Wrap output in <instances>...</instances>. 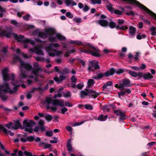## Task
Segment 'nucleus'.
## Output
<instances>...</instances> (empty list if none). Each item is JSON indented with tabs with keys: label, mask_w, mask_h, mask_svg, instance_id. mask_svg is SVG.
Listing matches in <instances>:
<instances>
[{
	"label": "nucleus",
	"mask_w": 156,
	"mask_h": 156,
	"mask_svg": "<svg viewBox=\"0 0 156 156\" xmlns=\"http://www.w3.org/2000/svg\"><path fill=\"white\" fill-rule=\"evenodd\" d=\"M0 35L5 36L7 37H13L17 39L18 37L16 34L11 32L7 33L5 31H2L0 30Z\"/></svg>",
	"instance_id": "obj_15"
},
{
	"label": "nucleus",
	"mask_w": 156,
	"mask_h": 156,
	"mask_svg": "<svg viewBox=\"0 0 156 156\" xmlns=\"http://www.w3.org/2000/svg\"><path fill=\"white\" fill-rule=\"evenodd\" d=\"M71 79L72 82L73 83H76L77 80V78L74 75L71 76Z\"/></svg>",
	"instance_id": "obj_53"
},
{
	"label": "nucleus",
	"mask_w": 156,
	"mask_h": 156,
	"mask_svg": "<svg viewBox=\"0 0 156 156\" xmlns=\"http://www.w3.org/2000/svg\"><path fill=\"white\" fill-rule=\"evenodd\" d=\"M151 35L153 36H155L156 35V28L155 27H152L151 28Z\"/></svg>",
	"instance_id": "obj_39"
},
{
	"label": "nucleus",
	"mask_w": 156,
	"mask_h": 156,
	"mask_svg": "<svg viewBox=\"0 0 156 156\" xmlns=\"http://www.w3.org/2000/svg\"><path fill=\"white\" fill-rule=\"evenodd\" d=\"M140 79L143 77L144 79L145 80H150L153 78L154 76L150 73H147L144 74L143 73L141 72Z\"/></svg>",
	"instance_id": "obj_17"
},
{
	"label": "nucleus",
	"mask_w": 156,
	"mask_h": 156,
	"mask_svg": "<svg viewBox=\"0 0 156 156\" xmlns=\"http://www.w3.org/2000/svg\"><path fill=\"white\" fill-rule=\"evenodd\" d=\"M122 1L129 3L131 5L135 4L139 7L145 11L153 18L156 20V14L149 9L140 3L136 0H122Z\"/></svg>",
	"instance_id": "obj_6"
},
{
	"label": "nucleus",
	"mask_w": 156,
	"mask_h": 156,
	"mask_svg": "<svg viewBox=\"0 0 156 156\" xmlns=\"http://www.w3.org/2000/svg\"><path fill=\"white\" fill-rule=\"evenodd\" d=\"M112 82L111 81H108L106 84H104L102 88L104 89H106L107 88V86H111L112 85Z\"/></svg>",
	"instance_id": "obj_35"
},
{
	"label": "nucleus",
	"mask_w": 156,
	"mask_h": 156,
	"mask_svg": "<svg viewBox=\"0 0 156 156\" xmlns=\"http://www.w3.org/2000/svg\"><path fill=\"white\" fill-rule=\"evenodd\" d=\"M65 106L68 107H72L73 106V105L69 102L67 101L65 102Z\"/></svg>",
	"instance_id": "obj_59"
},
{
	"label": "nucleus",
	"mask_w": 156,
	"mask_h": 156,
	"mask_svg": "<svg viewBox=\"0 0 156 156\" xmlns=\"http://www.w3.org/2000/svg\"><path fill=\"white\" fill-rule=\"evenodd\" d=\"M68 110L67 108L65 107H64L61 109V113L62 114H64L65 113L67 112Z\"/></svg>",
	"instance_id": "obj_56"
},
{
	"label": "nucleus",
	"mask_w": 156,
	"mask_h": 156,
	"mask_svg": "<svg viewBox=\"0 0 156 156\" xmlns=\"http://www.w3.org/2000/svg\"><path fill=\"white\" fill-rule=\"evenodd\" d=\"M86 44L88 47V48H84L83 50H80V52L89 53L94 56L97 57L98 56L97 50L95 49L94 47L90 43H87Z\"/></svg>",
	"instance_id": "obj_7"
},
{
	"label": "nucleus",
	"mask_w": 156,
	"mask_h": 156,
	"mask_svg": "<svg viewBox=\"0 0 156 156\" xmlns=\"http://www.w3.org/2000/svg\"><path fill=\"white\" fill-rule=\"evenodd\" d=\"M46 52L48 53V55L50 56L53 57L55 55L58 56L61 54L62 52L60 51H56L54 49H49L47 48Z\"/></svg>",
	"instance_id": "obj_12"
},
{
	"label": "nucleus",
	"mask_w": 156,
	"mask_h": 156,
	"mask_svg": "<svg viewBox=\"0 0 156 156\" xmlns=\"http://www.w3.org/2000/svg\"><path fill=\"white\" fill-rule=\"evenodd\" d=\"M71 140H69L68 141L67 144V147L68 150L69 151H73V150L72 148V147L71 145Z\"/></svg>",
	"instance_id": "obj_32"
},
{
	"label": "nucleus",
	"mask_w": 156,
	"mask_h": 156,
	"mask_svg": "<svg viewBox=\"0 0 156 156\" xmlns=\"http://www.w3.org/2000/svg\"><path fill=\"white\" fill-rule=\"evenodd\" d=\"M17 39L19 41L23 42L24 48H28L30 52L41 55H44V52L41 50L42 48V42L38 39H35L33 41L25 38L23 36L20 35Z\"/></svg>",
	"instance_id": "obj_2"
},
{
	"label": "nucleus",
	"mask_w": 156,
	"mask_h": 156,
	"mask_svg": "<svg viewBox=\"0 0 156 156\" xmlns=\"http://www.w3.org/2000/svg\"><path fill=\"white\" fill-rule=\"evenodd\" d=\"M24 154L26 156H32V155L31 153L27 151H25L24 152Z\"/></svg>",
	"instance_id": "obj_64"
},
{
	"label": "nucleus",
	"mask_w": 156,
	"mask_h": 156,
	"mask_svg": "<svg viewBox=\"0 0 156 156\" xmlns=\"http://www.w3.org/2000/svg\"><path fill=\"white\" fill-rule=\"evenodd\" d=\"M8 69L6 68L4 69L2 71L3 80L5 82L3 83L2 86H0V97L3 100H6L8 98V97L5 95L4 93L11 91V87L6 81L10 80H12V83L14 86V87L16 88L20 85L21 80L19 81L14 80V76L13 74H8Z\"/></svg>",
	"instance_id": "obj_1"
},
{
	"label": "nucleus",
	"mask_w": 156,
	"mask_h": 156,
	"mask_svg": "<svg viewBox=\"0 0 156 156\" xmlns=\"http://www.w3.org/2000/svg\"><path fill=\"white\" fill-rule=\"evenodd\" d=\"M33 66L37 67L35 69H34L32 71V74L30 76H27L26 75V73L25 72H21L20 77V78L23 79L24 78H27V77L32 79H34L35 81L38 80V76L37 75L38 72L42 71L41 67H39V64L37 62H34L33 64Z\"/></svg>",
	"instance_id": "obj_5"
},
{
	"label": "nucleus",
	"mask_w": 156,
	"mask_h": 156,
	"mask_svg": "<svg viewBox=\"0 0 156 156\" xmlns=\"http://www.w3.org/2000/svg\"><path fill=\"white\" fill-rule=\"evenodd\" d=\"M124 22V20L121 19H119L117 21V23L118 24V25L119 26L121 27V25L122 24H123Z\"/></svg>",
	"instance_id": "obj_42"
},
{
	"label": "nucleus",
	"mask_w": 156,
	"mask_h": 156,
	"mask_svg": "<svg viewBox=\"0 0 156 156\" xmlns=\"http://www.w3.org/2000/svg\"><path fill=\"white\" fill-rule=\"evenodd\" d=\"M46 135L48 136H51L53 135V132L52 130H49L46 132Z\"/></svg>",
	"instance_id": "obj_46"
},
{
	"label": "nucleus",
	"mask_w": 156,
	"mask_h": 156,
	"mask_svg": "<svg viewBox=\"0 0 156 156\" xmlns=\"http://www.w3.org/2000/svg\"><path fill=\"white\" fill-rule=\"evenodd\" d=\"M108 26L112 29L116 28L117 30L119 29L121 30H126L128 28V27L126 26H122L120 27L119 25H116V23L112 21H111L109 23L108 22Z\"/></svg>",
	"instance_id": "obj_10"
},
{
	"label": "nucleus",
	"mask_w": 156,
	"mask_h": 156,
	"mask_svg": "<svg viewBox=\"0 0 156 156\" xmlns=\"http://www.w3.org/2000/svg\"><path fill=\"white\" fill-rule=\"evenodd\" d=\"M38 36L40 37L45 38L49 37V40L51 42L57 41V39L60 41L65 40L66 38L60 34L56 33L55 30L52 28H49L44 30V32H40Z\"/></svg>",
	"instance_id": "obj_3"
},
{
	"label": "nucleus",
	"mask_w": 156,
	"mask_h": 156,
	"mask_svg": "<svg viewBox=\"0 0 156 156\" xmlns=\"http://www.w3.org/2000/svg\"><path fill=\"white\" fill-rule=\"evenodd\" d=\"M14 125H14V129H17L21 127V125L19 120H16L15 122Z\"/></svg>",
	"instance_id": "obj_27"
},
{
	"label": "nucleus",
	"mask_w": 156,
	"mask_h": 156,
	"mask_svg": "<svg viewBox=\"0 0 156 156\" xmlns=\"http://www.w3.org/2000/svg\"><path fill=\"white\" fill-rule=\"evenodd\" d=\"M2 52L4 54V57H7L8 55L7 52V48L4 47L2 48Z\"/></svg>",
	"instance_id": "obj_37"
},
{
	"label": "nucleus",
	"mask_w": 156,
	"mask_h": 156,
	"mask_svg": "<svg viewBox=\"0 0 156 156\" xmlns=\"http://www.w3.org/2000/svg\"><path fill=\"white\" fill-rule=\"evenodd\" d=\"M44 122L42 120L39 121L38 122L39 126H36L34 129V131L36 132H38L40 130L42 131H44L45 130V128L44 126Z\"/></svg>",
	"instance_id": "obj_16"
},
{
	"label": "nucleus",
	"mask_w": 156,
	"mask_h": 156,
	"mask_svg": "<svg viewBox=\"0 0 156 156\" xmlns=\"http://www.w3.org/2000/svg\"><path fill=\"white\" fill-rule=\"evenodd\" d=\"M66 78V77L65 76H60L59 77H55L54 78V80L58 83H59L62 81L65 80Z\"/></svg>",
	"instance_id": "obj_23"
},
{
	"label": "nucleus",
	"mask_w": 156,
	"mask_h": 156,
	"mask_svg": "<svg viewBox=\"0 0 156 156\" xmlns=\"http://www.w3.org/2000/svg\"><path fill=\"white\" fill-rule=\"evenodd\" d=\"M108 21L105 20H100L98 22V23L101 26L107 27L108 26Z\"/></svg>",
	"instance_id": "obj_22"
},
{
	"label": "nucleus",
	"mask_w": 156,
	"mask_h": 156,
	"mask_svg": "<svg viewBox=\"0 0 156 156\" xmlns=\"http://www.w3.org/2000/svg\"><path fill=\"white\" fill-rule=\"evenodd\" d=\"M69 42L72 44H76L77 45L84 46V44L80 41H71Z\"/></svg>",
	"instance_id": "obj_29"
},
{
	"label": "nucleus",
	"mask_w": 156,
	"mask_h": 156,
	"mask_svg": "<svg viewBox=\"0 0 156 156\" xmlns=\"http://www.w3.org/2000/svg\"><path fill=\"white\" fill-rule=\"evenodd\" d=\"M94 83V80L92 79H89L87 82V84L89 87H90L93 85Z\"/></svg>",
	"instance_id": "obj_36"
},
{
	"label": "nucleus",
	"mask_w": 156,
	"mask_h": 156,
	"mask_svg": "<svg viewBox=\"0 0 156 156\" xmlns=\"http://www.w3.org/2000/svg\"><path fill=\"white\" fill-rule=\"evenodd\" d=\"M36 60L37 61L40 62H44V58L42 57L37 56L35 57Z\"/></svg>",
	"instance_id": "obj_41"
},
{
	"label": "nucleus",
	"mask_w": 156,
	"mask_h": 156,
	"mask_svg": "<svg viewBox=\"0 0 156 156\" xmlns=\"http://www.w3.org/2000/svg\"><path fill=\"white\" fill-rule=\"evenodd\" d=\"M114 12L115 14L121 15L122 14V11L116 9L114 10Z\"/></svg>",
	"instance_id": "obj_52"
},
{
	"label": "nucleus",
	"mask_w": 156,
	"mask_h": 156,
	"mask_svg": "<svg viewBox=\"0 0 156 156\" xmlns=\"http://www.w3.org/2000/svg\"><path fill=\"white\" fill-rule=\"evenodd\" d=\"M34 125V122L31 120H25L23 122V126L25 131L30 133L32 132V127Z\"/></svg>",
	"instance_id": "obj_9"
},
{
	"label": "nucleus",
	"mask_w": 156,
	"mask_h": 156,
	"mask_svg": "<svg viewBox=\"0 0 156 156\" xmlns=\"http://www.w3.org/2000/svg\"><path fill=\"white\" fill-rule=\"evenodd\" d=\"M140 54V52H136L135 55V56L134 57V59L136 61L139 59V55Z\"/></svg>",
	"instance_id": "obj_61"
},
{
	"label": "nucleus",
	"mask_w": 156,
	"mask_h": 156,
	"mask_svg": "<svg viewBox=\"0 0 156 156\" xmlns=\"http://www.w3.org/2000/svg\"><path fill=\"white\" fill-rule=\"evenodd\" d=\"M108 117L107 115L104 116L103 115H101L99 117H98V120L101 121H105L107 120Z\"/></svg>",
	"instance_id": "obj_31"
},
{
	"label": "nucleus",
	"mask_w": 156,
	"mask_h": 156,
	"mask_svg": "<svg viewBox=\"0 0 156 156\" xmlns=\"http://www.w3.org/2000/svg\"><path fill=\"white\" fill-rule=\"evenodd\" d=\"M121 91L119 92L120 94L122 96H124L126 93L129 94L131 93V90L129 89H122Z\"/></svg>",
	"instance_id": "obj_24"
},
{
	"label": "nucleus",
	"mask_w": 156,
	"mask_h": 156,
	"mask_svg": "<svg viewBox=\"0 0 156 156\" xmlns=\"http://www.w3.org/2000/svg\"><path fill=\"white\" fill-rule=\"evenodd\" d=\"M66 16L69 18H72L73 17V15L70 12H67L66 13Z\"/></svg>",
	"instance_id": "obj_51"
},
{
	"label": "nucleus",
	"mask_w": 156,
	"mask_h": 156,
	"mask_svg": "<svg viewBox=\"0 0 156 156\" xmlns=\"http://www.w3.org/2000/svg\"><path fill=\"white\" fill-rule=\"evenodd\" d=\"M84 106L85 108L87 110H92L93 108V106L91 105L88 104L85 105Z\"/></svg>",
	"instance_id": "obj_40"
},
{
	"label": "nucleus",
	"mask_w": 156,
	"mask_h": 156,
	"mask_svg": "<svg viewBox=\"0 0 156 156\" xmlns=\"http://www.w3.org/2000/svg\"><path fill=\"white\" fill-rule=\"evenodd\" d=\"M125 14L127 16H134L135 15V13L132 11H131L129 12H126Z\"/></svg>",
	"instance_id": "obj_45"
},
{
	"label": "nucleus",
	"mask_w": 156,
	"mask_h": 156,
	"mask_svg": "<svg viewBox=\"0 0 156 156\" xmlns=\"http://www.w3.org/2000/svg\"><path fill=\"white\" fill-rule=\"evenodd\" d=\"M27 138V141H31L34 140V137L32 136H28Z\"/></svg>",
	"instance_id": "obj_57"
},
{
	"label": "nucleus",
	"mask_w": 156,
	"mask_h": 156,
	"mask_svg": "<svg viewBox=\"0 0 156 156\" xmlns=\"http://www.w3.org/2000/svg\"><path fill=\"white\" fill-rule=\"evenodd\" d=\"M65 4L67 6L73 7L77 5L76 3L73 0H65Z\"/></svg>",
	"instance_id": "obj_20"
},
{
	"label": "nucleus",
	"mask_w": 156,
	"mask_h": 156,
	"mask_svg": "<svg viewBox=\"0 0 156 156\" xmlns=\"http://www.w3.org/2000/svg\"><path fill=\"white\" fill-rule=\"evenodd\" d=\"M66 129L67 131L70 132H72L73 130L71 126H66Z\"/></svg>",
	"instance_id": "obj_63"
},
{
	"label": "nucleus",
	"mask_w": 156,
	"mask_h": 156,
	"mask_svg": "<svg viewBox=\"0 0 156 156\" xmlns=\"http://www.w3.org/2000/svg\"><path fill=\"white\" fill-rule=\"evenodd\" d=\"M141 65L142 66H140L139 68L140 69H141V70H144L146 68V66L144 63L142 64Z\"/></svg>",
	"instance_id": "obj_60"
},
{
	"label": "nucleus",
	"mask_w": 156,
	"mask_h": 156,
	"mask_svg": "<svg viewBox=\"0 0 156 156\" xmlns=\"http://www.w3.org/2000/svg\"><path fill=\"white\" fill-rule=\"evenodd\" d=\"M106 5V7L108 10L110 11H113L114 9V8L112 7V5L111 3H109Z\"/></svg>",
	"instance_id": "obj_33"
},
{
	"label": "nucleus",
	"mask_w": 156,
	"mask_h": 156,
	"mask_svg": "<svg viewBox=\"0 0 156 156\" xmlns=\"http://www.w3.org/2000/svg\"><path fill=\"white\" fill-rule=\"evenodd\" d=\"M48 84H47L44 87H38V89L41 90H44L48 89Z\"/></svg>",
	"instance_id": "obj_44"
},
{
	"label": "nucleus",
	"mask_w": 156,
	"mask_h": 156,
	"mask_svg": "<svg viewBox=\"0 0 156 156\" xmlns=\"http://www.w3.org/2000/svg\"><path fill=\"white\" fill-rule=\"evenodd\" d=\"M104 76H105V73H104V74L101 73H98V79H101Z\"/></svg>",
	"instance_id": "obj_54"
},
{
	"label": "nucleus",
	"mask_w": 156,
	"mask_h": 156,
	"mask_svg": "<svg viewBox=\"0 0 156 156\" xmlns=\"http://www.w3.org/2000/svg\"><path fill=\"white\" fill-rule=\"evenodd\" d=\"M129 33L130 35L132 36H134L135 35L136 28L132 26H130L129 28Z\"/></svg>",
	"instance_id": "obj_26"
},
{
	"label": "nucleus",
	"mask_w": 156,
	"mask_h": 156,
	"mask_svg": "<svg viewBox=\"0 0 156 156\" xmlns=\"http://www.w3.org/2000/svg\"><path fill=\"white\" fill-rule=\"evenodd\" d=\"M130 67L132 69H133L135 70L136 71H139L140 70V69L139 67L136 66H130Z\"/></svg>",
	"instance_id": "obj_62"
},
{
	"label": "nucleus",
	"mask_w": 156,
	"mask_h": 156,
	"mask_svg": "<svg viewBox=\"0 0 156 156\" xmlns=\"http://www.w3.org/2000/svg\"><path fill=\"white\" fill-rule=\"evenodd\" d=\"M75 51V50L74 49H73L72 50H71L69 52H66L65 54L64 55L65 57H68L69 56V54L73 53Z\"/></svg>",
	"instance_id": "obj_49"
},
{
	"label": "nucleus",
	"mask_w": 156,
	"mask_h": 156,
	"mask_svg": "<svg viewBox=\"0 0 156 156\" xmlns=\"http://www.w3.org/2000/svg\"><path fill=\"white\" fill-rule=\"evenodd\" d=\"M114 113L117 116H120L119 120L120 121H123L126 119L127 117L125 112H121L119 110H114Z\"/></svg>",
	"instance_id": "obj_14"
},
{
	"label": "nucleus",
	"mask_w": 156,
	"mask_h": 156,
	"mask_svg": "<svg viewBox=\"0 0 156 156\" xmlns=\"http://www.w3.org/2000/svg\"><path fill=\"white\" fill-rule=\"evenodd\" d=\"M59 46V45L58 43H51L48 46L46 47L45 49L46 51V49L47 48L49 49H54V48H57Z\"/></svg>",
	"instance_id": "obj_21"
},
{
	"label": "nucleus",
	"mask_w": 156,
	"mask_h": 156,
	"mask_svg": "<svg viewBox=\"0 0 156 156\" xmlns=\"http://www.w3.org/2000/svg\"><path fill=\"white\" fill-rule=\"evenodd\" d=\"M13 59L14 61L19 62L20 64V69L21 71H22L23 69H25L27 70H30L32 68L31 66L29 63H25L23 62L18 57L14 56L13 57Z\"/></svg>",
	"instance_id": "obj_8"
},
{
	"label": "nucleus",
	"mask_w": 156,
	"mask_h": 156,
	"mask_svg": "<svg viewBox=\"0 0 156 156\" xmlns=\"http://www.w3.org/2000/svg\"><path fill=\"white\" fill-rule=\"evenodd\" d=\"M45 118L48 121H49L52 119V117L50 115H48L45 116Z\"/></svg>",
	"instance_id": "obj_47"
},
{
	"label": "nucleus",
	"mask_w": 156,
	"mask_h": 156,
	"mask_svg": "<svg viewBox=\"0 0 156 156\" xmlns=\"http://www.w3.org/2000/svg\"><path fill=\"white\" fill-rule=\"evenodd\" d=\"M22 55L23 56V57L25 58H30L31 57V55H28L27 54H25L24 53H22Z\"/></svg>",
	"instance_id": "obj_55"
},
{
	"label": "nucleus",
	"mask_w": 156,
	"mask_h": 156,
	"mask_svg": "<svg viewBox=\"0 0 156 156\" xmlns=\"http://www.w3.org/2000/svg\"><path fill=\"white\" fill-rule=\"evenodd\" d=\"M30 16V15L28 14L25 16H23V18L24 20H29Z\"/></svg>",
	"instance_id": "obj_58"
},
{
	"label": "nucleus",
	"mask_w": 156,
	"mask_h": 156,
	"mask_svg": "<svg viewBox=\"0 0 156 156\" xmlns=\"http://www.w3.org/2000/svg\"><path fill=\"white\" fill-rule=\"evenodd\" d=\"M83 86V83H80L78 84L76 87L79 89H82Z\"/></svg>",
	"instance_id": "obj_50"
},
{
	"label": "nucleus",
	"mask_w": 156,
	"mask_h": 156,
	"mask_svg": "<svg viewBox=\"0 0 156 156\" xmlns=\"http://www.w3.org/2000/svg\"><path fill=\"white\" fill-rule=\"evenodd\" d=\"M128 72L129 73L132 77H138L137 80L140 79V74L141 72H136L134 71H132L130 70H129Z\"/></svg>",
	"instance_id": "obj_18"
},
{
	"label": "nucleus",
	"mask_w": 156,
	"mask_h": 156,
	"mask_svg": "<svg viewBox=\"0 0 156 156\" xmlns=\"http://www.w3.org/2000/svg\"><path fill=\"white\" fill-rule=\"evenodd\" d=\"M115 73H116V70L114 68H111L109 70L105 73V76L109 77L110 76L113 75Z\"/></svg>",
	"instance_id": "obj_19"
},
{
	"label": "nucleus",
	"mask_w": 156,
	"mask_h": 156,
	"mask_svg": "<svg viewBox=\"0 0 156 156\" xmlns=\"http://www.w3.org/2000/svg\"><path fill=\"white\" fill-rule=\"evenodd\" d=\"M5 127L9 129H14V124L11 122H9L5 125Z\"/></svg>",
	"instance_id": "obj_34"
},
{
	"label": "nucleus",
	"mask_w": 156,
	"mask_h": 156,
	"mask_svg": "<svg viewBox=\"0 0 156 156\" xmlns=\"http://www.w3.org/2000/svg\"><path fill=\"white\" fill-rule=\"evenodd\" d=\"M45 103L47 104V109H51L54 112H55L57 108L56 105L63 107L65 106L64 101L61 100H55L51 98H48L45 101Z\"/></svg>",
	"instance_id": "obj_4"
},
{
	"label": "nucleus",
	"mask_w": 156,
	"mask_h": 156,
	"mask_svg": "<svg viewBox=\"0 0 156 156\" xmlns=\"http://www.w3.org/2000/svg\"><path fill=\"white\" fill-rule=\"evenodd\" d=\"M88 95L91 98H95L97 97V93L94 90H90L88 91Z\"/></svg>",
	"instance_id": "obj_25"
},
{
	"label": "nucleus",
	"mask_w": 156,
	"mask_h": 156,
	"mask_svg": "<svg viewBox=\"0 0 156 156\" xmlns=\"http://www.w3.org/2000/svg\"><path fill=\"white\" fill-rule=\"evenodd\" d=\"M0 128L5 133H7L8 134H9L12 136L14 135V133L12 132L9 131H8L7 129L4 128L3 127L1 126H0Z\"/></svg>",
	"instance_id": "obj_28"
},
{
	"label": "nucleus",
	"mask_w": 156,
	"mask_h": 156,
	"mask_svg": "<svg viewBox=\"0 0 156 156\" xmlns=\"http://www.w3.org/2000/svg\"><path fill=\"white\" fill-rule=\"evenodd\" d=\"M109 106V107H111L113 109H116V105L114 104H110L109 105H104L102 108V110L103 111H104L105 110V108L108 107Z\"/></svg>",
	"instance_id": "obj_30"
},
{
	"label": "nucleus",
	"mask_w": 156,
	"mask_h": 156,
	"mask_svg": "<svg viewBox=\"0 0 156 156\" xmlns=\"http://www.w3.org/2000/svg\"><path fill=\"white\" fill-rule=\"evenodd\" d=\"M80 96L82 98H83L85 96L88 95V91L87 92L82 90L80 92Z\"/></svg>",
	"instance_id": "obj_38"
},
{
	"label": "nucleus",
	"mask_w": 156,
	"mask_h": 156,
	"mask_svg": "<svg viewBox=\"0 0 156 156\" xmlns=\"http://www.w3.org/2000/svg\"><path fill=\"white\" fill-rule=\"evenodd\" d=\"M73 20L74 22L77 23H79L81 22V19L79 18L74 17L73 19Z\"/></svg>",
	"instance_id": "obj_43"
},
{
	"label": "nucleus",
	"mask_w": 156,
	"mask_h": 156,
	"mask_svg": "<svg viewBox=\"0 0 156 156\" xmlns=\"http://www.w3.org/2000/svg\"><path fill=\"white\" fill-rule=\"evenodd\" d=\"M98 69V62L93 60L89 64L88 69L89 71L94 72Z\"/></svg>",
	"instance_id": "obj_13"
},
{
	"label": "nucleus",
	"mask_w": 156,
	"mask_h": 156,
	"mask_svg": "<svg viewBox=\"0 0 156 156\" xmlns=\"http://www.w3.org/2000/svg\"><path fill=\"white\" fill-rule=\"evenodd\" d=\"M133 84L131 83L130 80L129 79H123L122 80V83H120V87L123 89H125V87H131Z\"/></svg>",
	"instance_id": "obj_11"
},
{
	"label": "nucleus",
	"mask_w": 156,
	"mask_h": 156,
	"mask_svg": "<svg viewBox=\"0 0 156 156\" xmlns=\"http://www.w3.org/2000/svg\"><path fill=\"white\" fill-rule=\"evenodd\" d=\"M124 71V69H120L118 70H116V73L118 74H120L121 73H123Z\"/></svg>",
	"instance_id": "obj_48"
}]
</instances>
